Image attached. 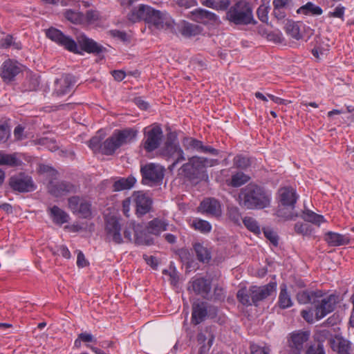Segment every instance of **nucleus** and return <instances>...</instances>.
<instances>
[{"mask_svg": "<svg viewBox=\"0 0 354 354\" xmlns=\"http://www.w3.org/2000/svg\"><path fill=\"white\" fill-rule=\"evenodd\" d=\"M187 291L192 301V317L189 322L187 319L188 313L185 314L184 327L189 340H199V302L197 296L199 295V280L195 279L189 282Z\"/></svg>", "mask_w": 354, "mask_h": 354, "instance_id": "f257e3e1", "label": "nucleus"}, {"mask_svg": "<svg viewBox=\"0 0 354 354\" xmlns=\"http://www.w3.org/2000/svg\"><path fill=\"white\" fill-rule=\"evenodd\" d=\"M225 19L235 25L247 26L256 24L252 8L245 0H239L227 8Z\"/></svg>", "mask_w": 354, "mask_h": 354, "instance_id": "f03ea898", "label": "nucleus"}, {"mask_svg": "<svg viewBox=\"0 0 354 354\" xmlns=\"http://www.w3.org/2000/svg\"><path fill=\"white\" fill-rule=\"evenodd\" d=\"M136 136L137 131L131 128L115 130L110 137L102 142L101 153L107 156L112 155L120 147L135 140Z\"/></svg>", "mask_w": 354, "mask_h": 354, "instance_id": "7ed1b4c3", "label": "nucleus"}, {"mask_svg": "<svg viewBox=\"0 0 354 354\" xmlns=\"http://www.w3.org/2000/svg\"><path fill=\"white\" fill-rule=\"evenodd\" d=\"M39 171L41 174L49 178L48 189L53 196L59 197L77 192V187L68 182H55L57 176V171L52 167L41 165H39Z\"/></svg>", "mask_w": 354, "mask_h": 354, "instance_id": "20e7f679", "label": "nucleus"}, {"mask_svg": "<svg viewBox=\"0 0 354 354\" xmlns=\"http://www.w3.org/2000/svg\"><path fill=\"white\" fill-rule=\"evenodd\" d=\"M310 333L297 330L290 333L287 337V350L288 354H302L307 351L309 345Z\"/></svg>", "mask_w": 354, "mask_h": 354, "instance_id": "39448f33", "label": "nucleus"}, {"mask_svg": "<svg viewBox=\"0 0 354 354\" xmlns=\"http://www.w3.org/2000/svg\"><path fill=\"white\" fill-rule=\"evenodd\" d=\"M145 22L157 29H163L172 26L173 20L165 12L156 10L148 6Z\"/></svg>", "mask_w": 354, "mask_h": 354, "instance_id": "423d86ee", "label": "nucleus"}, {"mask_svg": "<svg viewBox=\"0 0 354 354\" xmlns=\"http://www.w3.org/2000/svg\"><path fill=\"white\" fill-rule=\"evenodd\" d=\"M163 138L162 129L158 125L147 127L145 129L143 147L151 152L156 149L161 144Z\"/></svg>", "mask_w": 354, "mask_h": 354, "instance_id": "0eeeda50", "label": "nucleus"}, {"mask_svg": "<svg viewBox=\"0 0 354 354\" xmlns=\"http://www.w3.org/2000/svg\"><path fill=\"white\" fill-rule=\"evenodd\" d=\"M145 184L151 186L162 183L165 176V168L158 164L149 163L141 168Z\"/></svg>", "mask_w": 354, "mask_h": 354, "instance_id": "6e6552de", "label": "nucleus"}, {"mask_svg": "<svg viewBox=\"0 0 354 354\" xmlns=\"http://www.w3.org/2000/svg\"><path fill=\"white\" fill-rule=\"evenodd\" d=\"M46 36L52 41L64 46L66 50L72 53H80L77 43L71 37L64 35L58 29L54 28H49L46 31Z\"/></svg>", "mask_w": 354, "mask_h": 354, "instance_id": "1a4fd4ad", "label": "nucleus"}, {"mask_svg": "<svg viewBox=\"0 0 354 354\" xmlns=\"http://www.w3.org/2000/svg\"><path fill=\"white\" fill-rule=\"evenodd\" d=\"M105 230L109 241L116 244L122 243L120 218L115 214L105 215Z\"/></svg>", "mask_w": 354, "mask_h": 354, "instance_id": "9d476101", "label": "nucleus"}, {"mask_svg": "<svg viewBox=\"0 0 354 354\" xmlns=\"http://www.w3.org/2000/svg\"><path fill=\"white\" fill-rule=\"evenodd\" d=\"M10 185L14 190L19 192H30L36 188L32 178L22 173L12 176Z\"/></svg>", "mask_w": 354, "mask_h": 354, "instance_id": "9b49d317", "label": "nucleus"}, {"mask_svg": "<svg viewBox=\"0 0 354 354\" xmlns=\"http://www.w3.org/2000/svg\"><path fill=\"white\" fill-rule=\"evenodd\" d=\"M277 289V283L270 282L265 286H252V302L256 306L259 305V303L270 295H272Z\"/></svg>", "mask_w": 354, "mask_h": 354, "instance_id": "f8f14e48", "label": "nucleus"}, {"mask_svg": "<svg viewBox=\"0 0 354 354\" xmlns=\"http://www.w3.org/2000/svg\"><path fill=\"white\" fill-rule=\"evenodd\" d=\"M297 201H280L278 205L277 215L286 220L293 219L300 215V208L296 206Z\"/></svg>", "mask_w": 354, "mask_h": 354, "instance_id": "ddd939ff", "label": "nucleus"}, {"mask_svg": "<svg viewBox=\"0 0 354 354\" xmlns=\"http://www.w3.org/2000/svg\"><path fill=\"white\" fill-rule=\"evenodd\" d=\"M337 303V297L333 295L325 297L319 298L315 308V316L317 319L324 317L327 314L335 309Z\"/></svg>", "mask_w": 354, "mask_h": 354, "instance_id": "4468645a", "label": "nucleus"}, {"mask_svg": "<svg viewBox=\"0 0 354 354\" xmlns=\"http://www.w3.org/2000/svg\"><path fill=\"white\" fill-rule=\"evenodd\" d=\"M165 152L167 155L175 159V161L172 164V167H175L178 162L185 159V153L178 144L176 142V136L173 134H170L168 137L165 148Z\"/></svg>", "mask_w": 354, "mask_h": 354, "instance_id": "2eb2a0df", "label": "nucleus"}, {"mask_svg": "<svg viewBox=\"0 0 354 354\" xmlns=\"http://www.w3.org/2000/svg\"><path fill=\"white\" fill-rule=\"evenodd\" d=\"M270 193L255 184H249L241 192L240 199H269Z\"/></svg>", "mask_w": 354, "mask_h": 354, "instance_id": "dca6fc26", "label": "nucleus"}, {"mask_svg": "<svg viewBox=\"0 0 354 354\" xmlns=\"http://www.w3.org/2000/svg\"><path fill=\"white\" fill-rule=\"evenodd\" d=\"M194 251L196 253L197 259H199V243H196L194 245V250L181 248L176 252L180 261L187 265V269H197V267L195 266L197 263L194 264Z\"/></svg>", "mask_w": 354, "mask_h": 354, "instance_id": "f3484780", "label": "nucleus"}, {"mask_svg": "<svg viewBox=\"0 0 354 354\" xmlns=\"http://www.w3.org/2000/svg\"><path fill=\"white\" fill-rule=\"evenodd\" d=\"M199 174V157L192 156L189 158L188 162L184 164L179 169V174L189 179H194Z\"/></svg>", "mask_w": 354, "mask_h": 354, "instance_id": "a211bd4d", "label": "nucleus"}, {"mask_svg": "<svg viewBox=\"0 0 354 354\" xmlns=\"http://www.w3.org/2000/svg\"><path fill=\"white\" fill-rule=\"evenodd\" d=\"M330 345L333 351L338 354H354L350 341L342 336L336 335L330 339Z\"/></svg>", "mask_w": 354, "mask_h": 354, "instance_id": "6ab92c4d", "label": "nucleus"}, {"mask_svg": "<svg viewBox=\"0 0 354 354\" xmlns=\"http://www.w3.org/2000/svg\"><path fill=\"white\" fill-rule=\"evenodd\" d=\"M20 71V66L17 62L8 59L1 66V77L5 82H10Z\"/></svg>", "mask_w": 354, "mask_h": 354, "instance_id": "aec40b11", "label": "nucleus"}, {"mask_svg": "<svg viewBox=\"0 0 354 354\" xmlns=\"http://www.w3.org/2000/svg\"><path fill=\"white\" fill-rule=\"evenodd\" d=\"M131 230L134 231V241L136 244L138 245H149L153 243V240L149 236L147 235L146 233L143 232H138V229H135L131 225H129V227H126L124 231V236L128 241H132V232Z\"/></svg>", "mask_w": 354, "mask_h": 354, "instance_id": "412c9836", "label": "nucleus"}, {"mask_svg": "<svg viewBox=\"0 0 354 354\" xmlns=\"http://www.w3.org/2000/svg\"><path fill=\"white\" fill-rule=\"evenodd\" d=\"M68 206L80 217L88 218L91 216V204L86 201H69Z\"/></svg>", "mask_w": 354, "mask_h": 354, "instance_id": "4be33fe9", "label": "nucleus"}, {"mask_svg": "<svg viewBox=\"0 0 354 354\" xmlns=\"http://www.w3.org/2000/svg\"><path fill=\"white\" fill-rule=\"evenodd\" d=\"M74 84V77L71 75H65L56 80L55 91L58 95H64L71 92Z\"/></svg>", "mask_w": 354, "mask_h": 354, "instance_id": "5701e85b", "label": "nucleus"}, {"mask_svg": "<svg viewBox=\"0 0 354 354\" xmlns=\"http://www.w3.org/2000/svg\"><path fill=\"white\" fill-rule=\"evenodd\" d=\"M78 43L81 49L88 53H101L104 48L102 46L84 35L79 37Z\"/></svg>", "mask_w": 354, "mask_h": 354, "instance_id": "b1692460", "label": "nucleus"}, {"mask_svg": "<svg viewBox=\"0 0 354 354\" xmlns=\"http://www.w3.org/2000/svg\"><path fill=\"white\" fill-rule=\"evenodd\" d=\"M304 207L300 208L299 211H301L300 215L304 221L312 223L315 225H319L322 223L326 221L324 217L322 215L317 214L314 212L308 209L305 203L303 204Z\"/></svg>", "mask_w": 354, "mask_h": 354, "instance_id": "393cba45", "label": "nucleus"}, {"mask_svg": "<svg viewBox=\"0 0 354 354\" xmlns=\"http://www.w3.org/2000/svg\"><path fill=\"white\" fill-rule=\"evenodd\" d=\"M322 297V291L303 290L297 294V299L299 304H306L308 303L316 304L319 298Z\"/></svg>", "mask_w": 354, "mask_h": 354, "instance_id": "a878e982", "label": "nucleus"}, {"mask_svg": "<svg viewBox=\"0 0 354 354\" xmlns=\"http://www.w3.org/2000/svg\"><path fill=\"white\" fill-rule=\"evenodd\" d=\"M147 5L140 4L138 7L133 8L127 15L128 20L131 23H136L142 20H146Z\"/></svg>", "mask_w": 354, "mask_h": 354, "instance_id": "bb28decb", "label": "nucleus"}, {"mask_svg": "<svg viewBox=\"0 0 354 354\" xmlns=\"http://www.w3.org/2000/svg\"><path fill=\"white\" fill-rule=\"evenodd\" d=\"M325 241L331 246H339L349 243V239L346 236L333 232L326 234Z\"/></svg>", "mask_w": 354, "mask_h": 354, "instance_id": "cd10ccee", "label": "nucleus"}, {"mask_svg": "<svg viewBox=\"0 0 354 354\" xmlns=\"http://www.w3.org/2000/svg\"><path fill=\"white\" fill-rule=\"evenodd\" d=\"M168 223L159 218H154L148 223V232L154 235H159L162 232L167 230Z\"/></svg>", "mask_w": 354, "mask_h": 354, "instance_id": "c85d7f7f", "label": "nucleus"}, {"mask_svg": "<svg viewBox=\"0 0 354 354\" xmlns=\"http://www.w3.org/2000/svg\"><path fill=\"white\" fill-rule=\"evenodd\" d=\"M323 12L322 9L312 2H308L297 10V13L304 15L318 16Z\"/></svg>", "mask_w": 354, "mask_h": 354, "instance_id": "c756f323", "label": "nucleus"}, {"mask_svg": "<svg viewBox=\"0 0 354 354\" xmlns=\"http://www.w3.org/2000/svg\"><path fill=\"white\" fill-rule=\"evenodd\" d=\"M50 216L54 223L58 225H62L68 222L69 216L64 210L57 206L49 208Z\"/></svg>", "mask_w": 354, "mask_h": 354, "instance_id": "7c9ffc66", "label": "nucleus"}, {"mask_svg": "<svg viewBox=\"0 0 354 354\" xmlns=\"http://www.w3.org/2000/svg\"><path fill=\"white\" fill-rule=\"evenodd\" d=\"M239 205L244 209H261L270 205V201H240Z\"/></svg>", "mask_w": 354, "mask_h": 354, "instance_id": "2f4dec72", "label": "nucleus"}, {"mask_svg": "<svg viewBox=\"0 0 354 354\" xmlns=\"http://www.w3.org/2000/svg\"><path fill=\"white\" fill-rule=\"evenodd\" d=\"M201 207L207 214L219 216L221 215V207L218 201H208L207 203H201Z\"/></svg>", "mask_w": 354, "mask_h": 354, "instance_id": "473e14b6", "label": "nucleus"}, {"mask_svg": "<svg viewBox=\"0 0 354 354\" xmlns=\"http://www.w3.org/2000/svg\"><path fill=\"white\" fill-rule=\"evenodd\" d=\"M291 0H273L274 15L279 19H283L286 17L285 9L288 6Z\"/></svg>", "mask_w": 354, "mask_h": 354, "instance_id": "72a5a7b5", "label": "nucleus"}, {"mask_svg": "<svg viewBox=\"0 0 354 354\" xmlns=\"http://www.w3.org/2000/svg\"><path fill=\"white\" fill-rule=\"evenodd\" d=\"M136 182V180L133 176H129L126 178H122L114 183L113 189L115 191L129 189L134 185Z\"/></svg>", "mask_w": 354, "mask_h": 354, "instance_id": "f704fd0d", "label": "nucleus"}, {"mask_svg": "<svg viewBox=\"0 0 354 354\" xmlns=\"http://www.w3.org/2000/svg\"><path fill=\"white\" fill-rule=\"evenodd\" d=\"M279 306L281 308L285 309L292 306V302L290 295L287 292V287L286 284L281 286V291L279 296Z\"/></svg>", "mask_w": 354, "mask_h": 354, "instance_id": "c9c22d12", "label": "nucleus"}, {"mask_svg": "<svg viewBox=\"0 0 354 354\" xmlns=\"http://www.w3.org/2000/svg\"><path fill=\"white\" fill-rule=\"evenodd\" d=\"M202 3L216 10H226L230 4V0H204Z\"/></svg>", "mask_w": 354, "mask_h": 354, "instance_id": "e433bc0d", "label": "nucleus"}, {"mask_svg": "<svg viewBox=\"0 0 354 354\" xmlns=\"http://www.w3.org/2000/svg\"><path fill=\"white\" fill-rule=\"evenodd\" d=\"M252 286L248 289L245 287L238 290L236 297L239 302L244 306H251L252 302Z\"/></svg>", "mask_w": 354, "mask_h": 354, "instance_id": "4c0bfd02", "label": "nucleus"}, {"mask_svg": "<svg viewBox=\"0 0 354 354\" xmlns=\"http://www.w3.org/2000/svg\"><path fill=\"white\" fill-rule=\"evenodd\" d=\"M21 163V161L15 153L8 154L0 151V165L19 166Z\"/></svg>", "mask_w": 354, "mask_h": 354, "instance_id": "58836bf2", "label": "nucleus"}, {"mask_svg": "<svg viewBox=\"0 0 354 354\" xmlns=\"http://www.w3.org/2000/svg\"><path fill=\"white\" fill-rule=\"evenodd\" d=\"M214 338V335L209 332H206L205 335H201V354L206 353L209 350Z\"/></svg>", "mask_w": 354, "mask_h": 354, "instance_id": "ea45409f", "label": "nucleus"}, {"mask_svg": "<svg viewBox=\"0 0 354 354\" xmlns=\"http://www.w3.org/2000/svg\"><path fill=\"white\" fill-rule=\"evenodd\" d=\"M64 16L67 20L73 24H79L84 21V16L82 13L73 10H66Z\"/></svg>", "mask_w": 354, "mask_h": 354, "instance_id": "a19ab883", "label": "nucleus"}, {"mask_svg": "<svg viewBox=\"0 0 354 354\" xmlns=\"http://www.w3.org/2000/svg\"><path fill=\"white\" fill-rule=\"evenodd\" d=\"M136 207V214L142 216L151 209L152 201H135Z\"/></svg>", "mask_w": 354, "mask_h": 354, "instance_id": "79ce46f5", "label": "nucleus"}, {"mask_svg": "<svg viewBox=\"0 0 354 354\" xmlns=\"http://www.w3.org/2000/svg\"><path fill=\"white\" fill-rule=\"evenodd\" d=\"M213 280V277L210 279H201V296L205 299L212 298L211 295V283Z\"/></svg>", "mask_w": 354, "mask_h": 354, "instance_id": "37998d69", "label": "nucleus"}, {"mask_svg": "<svg viewBox=\"0 0 354 354\" xmlns=\"http://www.w3.org/2000/svg\"><path fill=\"white\" fill-rule=\"evenodd\" d=\"M217 310L215 307L207 304H201V321L205 318H213L216 315Z\"/></svg>", "mask_w": 354, "mask_h": 354, "instance_id": "c03bdc74", "label": "nucleus"}, {"mask_svg": "<svg viewBox=\"0 0 354 354\" xmlns=\"http://www.w3.org/2000/svg\"><path fill=\"white\" fill-rule=\"evenodd\" d=\"M278 195L280 199H297L298 196L295 189L292 187H283L279 189Z\"/></svg>", "mask_w": 354, "mask_h": 354, "instance_id": "a18cd8bd", "label": "nucleus"}, {"mask_svg": "<svg viewBox=\"0 0 354 354\" xmlns=\"http://www.w3.org/2000/svg\"><path fill=\"white\" fill-rule=\"evenodd\" d=\"M12 46L15 49L21 48V44L19 41H16L12 35H8L0 40V48H7Z\"/></svg>", "mask_w": 354, "mask_h": 354, "instance_id": "49530a36", "label": "nucleus"}, {"mask_svg": "<svg viewBox=\"0 0 354 354\" xmlns=\"http://www.w3.org/2000/svg\"><path fill=\"white\" fill-rule=\"evenodd\" d=\"M250 180V177L243 172H237L232 175L230 185L232 187H240L246 183Z\"/></svg>", "mask_w": 354, "mask_h": 354, "instance_id": "de8ad7c7", "label": "nucleus"}, {"mask_svg": "<svg viewBox=\"0 0 354 354\" xmlns=\"http://www.w3.org/2000/svg\"><path fill=\"white\" fill-rule=\"evenodd\" d=\"M183 145L187 153H192L199 150V142L192 138H185Z\"/></svg>", "mask_w": 354, "mask_h": 354, "instance_id": "09e8293b", "label": "nucleus"}, {"mask_svg": "<svg viewBox=\"0 0 354 354\" xmlns=\"http://www.w3.org/2000/svg\"><path fill=\"white\" fill-rule=\"evenodd\" d=\"M294 228L296 233L303 236H310L313 231L312 226L306 223L298 222Z\"/></svg>", "mask_w": 354, "mask_h": 354, "instance_id": "8fccbe9b", "label": "nucleus"}, {"mask_svg": "<svg viewBox=\"0 0 354 354\" xmlns=\"http://www.w3.org/2000/svg\"><path fill=\"white\" fill-rule=\"evenodd\" d=\"M38 144L46 147L48 150L51 151H56L59 149V146L57 144L56 141L52 138L48 137H44L39 140Z\"/></svg>", "mask_w": 354, "mask_h": 354, "instance_id": "3c124183", "label": "nucleus"}, {"mask_svg": "<svg viewBox=\"0 0 354 354\" xmlns=\"http://www.w3.org/2000/svg\"><path fill=\"white\" fill-rule=\"evenodd\" d=\"M245 226L248 230L254 232L256 234H259L261 232L260 227L256 220L252 217H245L243 220Z\"/></svg>", "mask_w": 354, "mask_h": 354, "instance_id": "603ef678", "label": "nucleus"}, {"mask_svg": "<svg viewBox=\"0 0 354 354\" xmlns=\"http://www.w3.org/2000/svg\"><path fill=\"white\" fill-rule=\"evenodd\" d=\"M270 10L269 1L263 3L257 9V16L260 21L266 22L268 19V12Z\"/></svg>", "mask_w": 354, "mask_h": 354, "instance_id": "864d4df0", "label": "nucleus"}, {"mask_svg": "<svg viewBox=\"0 0 354 354\" xmlns=\"http://www.w3.org/2000/svg\"><path fill=\"white\" fill-rule=\"evenodd\" d=\"M212 248L201 246V263L211 265Z\"/></svg>", "mask_w": 354, "mask_h": 354, "instance_id": "5fc2aeb1", "label": "nucleus"}, {"mask_svg": "<svg viewBox=\"0 0 354 354\" xmlns=\"http://www.w3.org/2000/svg\"><path fill=\"white\" fill-rule=\"evenodd\" d=\"M102 144V138L100 136H95L89 140L88 147L95 153L101 152Z\"/></svg>", "mask_w": 354, "mask_h": 354, "instance_id": "6e6d98bb", "label": "nucleus"}, {"mask_svg": "<svg viewBox=\"0 0 354 354\" xmlns=\"http://www.w3.org/2000/svg\"><path fill=\"white\" fill-rule=\"evenodd\" d=\"M263 233L265 236L272 243L274 246L278 245V236L270 228H263Z\"/></svg>", "mask_w": 354, "mask_h": 354, "instance_id": "4d7b16f0", "label": "nucleus"}, {"mask_svg": "<svg viewBox=\"0 0 354 354\" xmlns=\"http://www.w3.org/2000/svg\"><path fill=\"white\" fill-rule=\"evenodd\" d=\"M234 163L237 167L241 169L246 168L250 165L249 160L241 156H236L234 158Z\"/></svg>", "mask_w": 354, "mask_h": 354, "instance_id": "13d9d810", "label": "nucleus"}, {"mask_svg": "<svg viewBox=\"0 0 354 354\" xmlns=\"http://www.w3.org/2000/svg\"><path fill=\"white\" fill-rule=\"evenodd\" d=\"M287 30L293 38L296 39H299L300 38L299 28L297 24L295 23H290L287 26Z\"/></svg>", "mask_w": 354, "mask_h": 354, "instance_id": "bf43d9fd", "label": "nucleus"}, {"mask_svg": "<svg viewBox=\"0 0 354 354\" xmlns=\"http://www.w3.org/2000/svg\"><path fill=\"white\" fill-rule=\"evenodd\" d=\"M99 12L95 10H89L84 17V20L89 24H95L99 19Z\"/></svg>", "mask_w": 354, "mask_h": 354, "instance_id": "052dcab7", "label": "nucleus"}, {"mask_svg": "<svg viewBox=\"0 0 354 354\" xmlns=\"http://www.w3.org/2000/svg\"><path fill=\"white\" fill-rule=\"evenodd\" d=\"M228 215L230 219L236 223L239 222L241 218L239 209L236 207H228Z\"/></svg>", "mask_w": 354, "mask_h": 354, "instance_id": "680f3d73", "label": "nucleus"}, {"mask_svg": "<svg viewBox=\"0 0 354 354\" xmlns=\"http://www.w3.org/2000/svg\"><path fill=\"white\" fill-rule=\"evenodd\" d=\"M306 354H325L323 345L318 344L315 346H310V348L305 352Z\"/></svg>", "mask_w": 354, "mask_h": 354, "instance_id": "e2e57ef3", "label": "nucleus"}, {"mask_svg": "<svg viewBox=\"0 0 354 354\" xmlns=\"http://www.w3.org/2000/svg\"><path fill=\"white\" fill-rule=\"evenodd\" d=\"M10 134V131L7 127L0 125V144L5 142L9 138Z\"/></svg>", "mask_w": 354, "mask_h": 354, "instance_id": "0e129e2a", "label": "nucleus"}, {"mask_svg": "<svg viewBox=\"0 0 354 354\" xmlns=\"http://www.w3.org/2000/svg\"><path fill=\"white\" fill-rule=\"evenodd\" d=\"M250 351L252 354H269L270 349L266 347H260L255 344L250 346Z\"/></svg>", "mask_w": 354, "mask_h": 354, "instance_id": "69168bd1", "label": "nucleus"}, {"mask_svg": "<svg viewBox=\"0 0 354 354\" xmlns=\"http://www.w3.org/2000/svg\"><path fill=\"white\" fill-rule=\"evenodd\" d=\"M345 8L344 6H337L333 12H329L330 17L342 19L344 15Z\"/></svg>", "mask_w": 354, "mask_h": 354, "instance_id": "338daca9", "label": "nucleus"}, {"mask_svg": "<svg viewBox=\"0 0 354 354\" xmlns=\"http://www.w3.org/2000/svg\"><path fill=\"white\" fill-rule=\"evenodd\" d=\"M14 136L15 140H22L26 138L24 134V129L20 125H18L15 127L14 130Z\"/></svg>", "mask_w": 354, "mask_h": 354, "instance_id": "774afa93", "label": "nucleus"}]
</instances>
